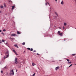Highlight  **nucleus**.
<instances>
[{"label": "nucleus", "mask_w": 76, "mask_h": 76, "mask_svg": "<svg viewBox=\"0 0 76 76\" xmlns=\"http://www.w3.org/2000/svg\"><path fill=\"white\" fill-rule=\"evenodd\" d=\"M1 34H2L3 35H4V33H3L2 32L1 33Z\"/></svg>", "instance_id": "26"}, {"label": "nucleus", "mask_w": 76, "mask_h": 76, "mask_svg": "<svg viewBox=\"0 0 76 76\" xmlns=\"http://www.w3.org/2000/svg\"><path fill=\"white\" fill-rule=\"evenodd\" d=\"M72 66V64H71L69 67H71Z\"/></svg>", "instance_id": "25"}, {"label": "nucleus", "mask_w": 76, "mask_h": 76, "mask_svg": "<svg viewBox=\"0 0 76 76\" xmlns=\"http://www.w3.org/2000/svg\"><path fill=\"white\" fill-rule=\"evenodd\" d=\"M68 63H69L70 64V63H71V62H69Z\"/></svg>", "instance_id": "32"}, {"label": "nucleus", "mask_w": 76, "mask_h": 76, "mask_svg": "<svg viewBox=\"0 0 76 76\" xmlns=\"http://www.w3.org/2000/svg\"><path fill=\"white\" fill-rule=\"evenodd\" d=\"M14 46L16 47H17V48H19V47H18L17 45H14Z\"/></svg>", "instance_id": "12"}, {"label": "nucleus", "mask_w": 76, "mask_h": 76, "mask_svg": "<svg viewBox=\"0 0 76 76\" xmlns=\"http://www.w3.org/2000/svg\"><path fill=\"white\" fill-rule=\"evenodd\" d=\"M75 65H76V64H75Z\"/></svg>", "instance_id": "44"}, {"label": "nucleus", "mask_w": 76, "mask_h": 76, "mask_svg": "<svg viewBox=\"0 0 76 76\" xmlns=\"http://www.w3.org/2000/svg\"><path fill=\"white\" fill-rule=\"evenodd\" d=\"M54 26L55 28H56V26Z\"/></svg>", "instance_id": "40"}, {"label": "nucleus", "mask_w": 76, "mask_h": 76, "mask_svg": "<svg viewBox=\"0 0 76 76\" xmlns=\"http://www.w3.org/2000/svg\"><path fill=\"white\" fill-rule=\"evenodd\" d=\"M9 56V52L7 51L6 52V55L4 56V59L6 58Z\"/></svg>", "instance_id": "1"}, {"label": "nucleus", "mask_w": 76, "mask_h": 76, "mask_svg": "<svg viewBox=\"0 0 76 76\" xmlns=\"http://www.w3.org/2000/svg\"><path fill=\"white\" fill-rule=\"evenodd\" d=\"M0 32H1V30H0Z\"/></svg>", "instance_id": "33"}, {"label": "nucleus", "mask_w": 76, "mask_h": 76, "mask_svg": "<svg viewBox=\"0 0 76 76\" xmlns=\"http://www.w3.org/2000/svg\"><path fill=\"white\" fill-rule=\"evenodd\" d=\"M25 42H24L22 43V45H25Z\"/></svg>", "instance_id": "18"}, {"label": "nucleus", "mask_w": 76, "mask_h": 76, "mask_svg": "<svg viewBox=\"0 0 76 76\" xmlns=\"http://www.w3.org/2000/svg\"><path fill=\"white\" fill-rule=\"evenodd\" d=\"M54 13L57 16H58V14H57V13L56 12H54Z\"/></svg>", "instance_id": "9"}, {"label": "nucleus", "mask_w": 76, "mask_h": 76, "mask_svg": "<svg viewBox=\"0 0 76 76\" xmlns=\"http://www.w3.org/2000/svg\"><path fill=\"white\" fill-rule=\"evenodd\" d=\"M10 35H11V36H13L14 37H15V36H16V35L15 34H10Z\"/></svg>", "instance_id": "6"}, {"label": "nucleus", "mask_w": 76, "mask_h": 76, "mask_svg": "<svg viewBox=\"0 0 76 76\" xmlns=\"http://www.w3.org/2000/svg\"><path fill=\"white\" fill-rule=\"evenodd\" d=\"M61 4H64V2L62 1L61 2Z\"/></svg>", "instance_id": "10"}, {"label": "nucleus", "mask_w": 76, "mask_h": 76, "mask_svg": "<svg viewBox=\"0 0 76 76\" xmlns=\"http://www.w3.org/2000/svg\"><path fill=\"white\" fill-rule=\"evenodd\" d=\"M39 54L38 53L37 54V56H39Z\"/></svg>", "instance_id": "31"}, {"label": "nucleus", "mask_w": 76, "mask_h": 76, "mask_svg": "<svg viewBox=\"0 0 76 76\" xmlns=\"http://www.w3.org/2000/svg\"><path fill=\"white\" fill-rule=\"evenodd\" d=\"M13 52L14 53H15L16 55V56H18V54L16 53V52L14 49L13 50Z\"/></svg>", "instance_id": "5"}, {"label": "nucleus", "mask_w": 76, "mask_h": 76, "mask_svg": "<svg viewBox=\"0 0 76 76\" xmlns=\"http://www.w3.org/2000/svg\"><path fill=\"white\" fill-rule=\"evenodd\" d=\"M0 43H1V40H0Z\"/></svg>", "instance_id": "35"}, {"label": "nucleus", "mask_w": 76, "mask_h": 76, "mask_svg": "<svg viewBox=\"0 0 76 76\" xmlns=\"http://www.w3.org/2000/svg\"><path fill=\"white\" fill-rule=\"evenodd\" d=\"M30 51H33V49L31 48V49H30Z\"/></svg>", "instance_id": "17"}, {"label": "nucleus", "mask_w": 76, "mask_h": 76, "mask_svg": "<svg viewBox=\"0 0 76 76\" xmlns=\"http://www.w3.org/2000/svg\"><path fill=\"white\" fill-rule=\"evenodd\" d=\"M4 69H6V67H4Z\"/></svg>", "instance_id": "37"}, {"label": "nucleus", "mask_w": 76, "mask_h": 76, "mask_svg": "<svg viewBox=\"0 0 76 76\" xmlns=\"http://www.w3.org/2000/svg\"><path fill=\"white\" fill-rule=\"evenodd\" d=\"M4 7H6V4H4Z\"/></svg>", "instance_id": "16"}, {"label": "nucleus", "mask_w": 76, "mask_h": 76, "mask_svg": "<svg viewBox=\"0 0 76 76\" xmlns=\"http://www.w3.org/2000/svg\"><path fill=\"white\" fill-rule=\"evenodd\" d=\"M13 69H12L11 71H10L12 75H14V72H13Z\"/></svg>", "instance_id": "3"}, {"label": "nucleus", "mask_w": 76, "mask_h": 76, "mask_svg": "<svg viewBox=\"0 0 76 76\" xmlns=\"http://www.w3.org/2000/svg\"><path fill=\"white\" fill-rule=\"evenodd\" d=\"M16 72H17V70H16Z\"/></svg>", "instance_id": "42"}, {"label": "nucleus", "mask_w": 76, "mask_h": 76, "mask_svg": "<svg viewBox=\"0 0 76 76\" xmlns=\"http://www.w3.org/2000/svg\"><path fill=\"white\" fill-rule=\"evenodd\" d=\"M48 5L50 6V4H49L48 2Z\"/></svg>", "instance_id": "30"}, {"label": "nucleus", "mask_w": 76, "mask_h": 76, "mask_svg": "<svg viewBox=\"0 0 76 76\" xmlns=\"http://www.w3.org/2000/svg\"><path fill=\"white\" fill-rule=\"evenodd\" d=\"M28 50H30V49L29 48H27Z\"/></svg>", "instance_id": "24"}, {"label": "nucleus", "mask_w": 76, "mask_h": 76, "mask_svg": "<svg viewBox=\"0 0 76 76\" xmlns=\"http://www.w3.org/2000/svg\"><path fill=\"white\" fill-rule=\"evenodd\" d=\"M66 60H67V61H69V60L68 59H67Z\"/></svg>", "instance_id": "27"}, {"label": "nucleus", "mask_w": 76, "mask_h": 76, "mask_svg": "<svg viewBox=\"0 0 76 76\" xmlns=\"http://www.w3.org/2000/svg\"><path fill=\"white\" fill-rule=\"evenodd\" d=\"M65 39H64V41H65Z\"/></svg>", "instance_id": "34"}, {"label": "nucleus", "mask_w": 76, "mask_h": 76, "mask_svg": "<svg viewBox=\"0 0 76 76\" xmlns=\"http://www.w3.org/2000/svg\"><path fill=\"white\" fill-rule=\"evenodd\" d=\"M64 26H66V25H67V23H64Z\"/></svg>", "instance_id": "13"}, {"label": "nucleus", "mask_w": 76, "mask_h": 76, "mask_svg": "<svg viewBox=\"0 0 76 76\" xmlns=\"http://www.w3.org/2000/svg\"><path fill=\"white\" fill-rule=\"evenodd\" d=\"M18 34H20V33L18 31L17 32Z\"/></svg>", "instance_id": "15"}, {"label": "nucleus", "mask_w": 76, "mask_h": 76, "mask_svg": "<svg viewBox=\"0 0 76 76\" xmlns=\"http://www.w3.org/2000/svg\"><path fill=\"white\" fill-rule=\"evenodd\" d=\"M61 32L60 31H58V34L60 36H63V33H60Z\"/></svg>", "instance_id": "2"}, {"label": "nucleus", "mask_w": 76, "mask_h": 76, "mask_svg": "<svg viewBox=\"0 0 76 76\" xmlns=\"http://www.w3.org/2000/svg\"><path fill=\"white\" fill-rule=\"evenodd\" d=\"M18 58H15V63L16 64H17L18 63Z\"/></svg>", "instance_id": "4"}, {"label": "nucleus", "mask_w": 76, "mask_h": 76, "mask_svg": "<svg viewBox=\"0 0 76 76\" xmlns=\"http://www.w3.org/2000/svg\"><path fill=\"white\" fill-rule=\"evenodd\" d=\"M62 28H63V29H64V28H64V26H63Z\"/></svg>", "instance_id": "22"}, {"label": "nucleus", "mask_w": 76, "mask_h": 76, "mask_svg": "<svg viewBox=\"0 0 76 76\" xmlns=\"http://www.w3.org/2000/svg\"><path fill=\"white\" fill-rule=\"evenodd\" d=\"M0 7L1 9H3V6L1 5L0 6Z\"/></svg>", "instance_id": "14"}, {"label": "nucleus", "mask_w": 76, "mask_h": 76, "mask_svg": "<svg viewBox=\"0 0 76 76\" xmlns=\"http://www.w3.org/2000/svg\"><path fill=\"white\" fill-rule=\"evenodd\" d=\"M33 52H36V50H34Z\"/></svg>", "instance_id": "29"}, {"label": "nucleus", "mask_w": 76, "mask_h": 76, "mask_svg": "<svg viewBox=\"0 0 76 76\" xmlns=\"http://www.w3.org/2000/svg\"><path fill=\"white\" fill-rule=\"evenodd\" d=\"M1 13V11H0V13Z\"/></svg>", "instance_id": "36"}, {"label": "nucleus", "mask_w": 76, "mask_h": 76, "mask_svg": "<svg viewBox=\"0 0 76 76\" xmlns=\"http://www.w3.org/2000/svg\"><path fill=\"white\" fill-rule=\"evenodd\" d=\"M48 4V2L46 3V4H45L46 6H47Z\"/></svg>", "instance_id": "20"}, {"label": "nucleus", "mask_w": 76, "mask_h": 76, "mask_svg": "<svg viewBox=\"0 0 76 76\" xmlns=\"http://www.w3.org/2000/svg\"><path fill=\"white\" fill-rule=\"evenodd\" d=\"M60 69V67H56V70H58Z\"/></svg>", "instance_id": "7"}, {"label": "nucleus", "mask_w": 76, "mask_h": 76, "mask_svg": "<svg viewBox=\"0 0 76 76\" xmlns=\"http://www.w3.org/2000/svg\"><path fill=\"white\" fill-rule=\"evenodd\" d=\"M56 18H57V17L56 16Z\"/></svg>", "instance_id": "43"}, {"label": "nucleus", "mask_w": 76, "mask_h": 76, "mask_svg": "<svg viewBox=\"0 0 76 76\" xmlns=\"http://www.w3.org/2000/svg\"><path fill=\"white\" fill-rule=\"evenodd\" d=\"M1 73H3V71H1Z\"/></svg>", "instance_id": "28"}, {"label": "nucleus", "mask_w": 76, "mask_h": 76, "mask_svg": "<svg viewBox=\"0 0 76 76\" xmlns=\"http://www.w3.org/2000/svg\"><path fill=\"white\" fill-rule=\"evenodd\" d=\"M75 54H72V56H75Z\"/></svg>", "instance_id": "21"}, {"label": "nucleus", "mask_w": 76, "mask_h": 76, "mask_svg": "<svg viewBox=\"0 0 76 76\" xmlns=\"http://www.w3.org/2000/svg\"><path fill=\"white\" fill-rule=\"evenodd\" d=\"M36 65V64H34V62L32 63V66H34Z\"/></svg>", "instance_id": "11"}, {"label": "nucleus", "mask_w": 76, "mask_h": 76, "mask_svg": "<svg viewBox=\"0 0 76 76\" xmlns=\"http://www.w3.org/2000/svg\"><path fill=\"white\" fill-rule=\"evenodd\" d=\"M59 29H61V27H59Z\"/></svg>", "instance_id": "39"}, {"label": "nucleus", "mask_w": 76, "mask_h": 76, "mask_svg": "<svg viewBox=\"0 0 76 76\" xmlns=\"http://www.w3.org/2000/svg\"><path fill=\"white\" fill-rule=\"evenodd\" d=\"M4 41H5L3 39H2V42H4Z\"/></svg>", "instance_id": "19"}, {"label": "nucleus", "mask_w": 76, "mask_h": 76, "mask_svg": "<svg viewBox=\"0 0 76 76\" xmlns=\"http://www.w3.org/2000/svg\"><path fill=\"white\" fill-rule=\"evenodd\" d=\"M55 0V1H57V0Z\"/></svg>", "instance_id": "38"}, {"label": "nucleus", "mask_w": 76, "mask_h": 76, "mask_svg": "<svg viewBox=\"0 0 76 76\" xmlns=\"http://www.w3.org/2000/svg\"><path fill=\"white\" fill-rule=\"evenodd\" d=\"M15 6H12V10H13L14 9V8H15Z\"/></svg>", "instance_id": "8"}, {"label": "nucleus", "mask_w": 76, "mask_h": 76, "mask_svg": "<svg viewBox=\"0 0 76 76\" xmlns=\"http://www.w3.org/2000/svg\"><path fill=\"white\" fill-rule=\"evenodd\" d=\"M6 31V30L5 29L3 30V31H4V32H5Z\"/></svg>", "instance_id": "23"}, {"label": "nucleus", "mask_w": 76, "mask_h": 76, "mask_svg": "<svg viewBox=\"0 0 76 76\" xmlns=\"http://www.w3.org/2000/svg\"><path fill=\"white\" fill-rule=\"evenodd\" d=\"M9 2H10V3L11 1H9Z\"/></svg>", "instance_id": "41"}]
</instances>
